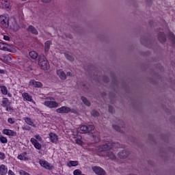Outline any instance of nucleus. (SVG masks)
<instances>
[{
    "instance_id": "24",
    "label": "nucleus",
    "mask_w": 175,
    "mask_h": 175,
    "mask_svg": "<svg viewBox=\"0 0 175 175\" xmlns=\"http://www.w3.org/2000/svg\"><path fill=\"white\" fill-rule=\"evenodd\" d=\"M29 55L31 59H36L38 58V55L35 51H31L29 52Z\"/></svg>"
},
{
    "instance_id": "23",
    "label": "nucleus",
    "mask_w": 175,
    "mask_h": 175,
    "mask_svg": "<svg viewBox=\"0 0 175 175\" xmlns=\"http://www.w3.org/2000/svg\"><path fill=\"white\" fill-rule=\"evenodd\" d=\"M57 76H59V79L62 80H66V74L62 70L57 71Z\"/></svg>"
},
{
    "instance_id": "46",
    "label": "nucleus",
    "mask_w": 175,
    "mask_h": 175,
    "mask_svg": "<svg viewBox=\"0 0 175 175\" xmlns=\"http://www.w3.org/2000/svg\"><path fill=\"white\" fill-rule=\"evenodd\" d=\"M0 73H1V74L5 73V70H2V69H0Z\"/></svg>"
},
{
    "instance_id": "36",
    "label": "nucleus",
    "mask_w": 175,
    "mask_h": 175,
    "mask_svg": "<svg viewBox=\"0 0 175 175\" xmlns=\"http://www.w3.org/2000/svg\"><path fill=\"white\" fill-rule=\"evenodd\" d=\"M57 112L61 114H63L64 113H69V110H57Z\"/></svg>"
},
{
    "instance_id": "34",
    "label": "nucleus",
    "mask_w": 175,
    "mask_h": 175,
    "mask_svg": "<svg viewBox=\"0 0 175 175\" xmlns=\"http://www.w3.org/2000/svg\"><path fill=\"white\" fill-rule=\"evenodd\" d=\"M74 175H82L81 171L80 170H75L73 172Z\"/></svg>"
},
{
    "instance_id": "6",
    "label": "nucleus",
    "mask_w": 175,
    "mask_h": 175,
    "mask_svg": "<svg viewBox=\"0 0 175 175\" xmlns=\"http://www.w3.org/2000/svg\"><path fill=\"white\" fill-rule=\"evenodd\" d=\"M10 105H12V103L9 100V98H3L1 106H3V107H5V110H13L12 108H10Z\"/></svg>"
},
{
    "instance_id": "8",
    "label": "nucleus",
    "mask_w": 175,
    "mask_h": 175,
    "mask_svg": "<svg viewBox=\"0 0 175 175\" xmlns=\"http://www.w3.org/2000/svg\"><path fill=\"white\" fill-rule=\"evenodd\" d=\"M39 163L42 167H44V169H46L47 170H51L53 169V166L49 163V162L44 161V160H40Z\"/></svg>"
},
{
    "instance_id": "39",
    "label": "nucleus",
    "mask_w": 175,
    "mask_h": 175,
    "mask_svg": "<svg viewBox=\"0 0 175 175\" xmlns=\"http://www.w3.org/2000/svg\"><path fill=\"white\" fill-rule=\"evenodd\" d=\"M5 153L0 152V159L3 160L5 159Z\"/></svg>"
},
{
    "instance_id": "19",
    "label": "nucleus",
    "mask_w": 175,
    "mask_h": 175,
    "mask_svg": "<svg viewBox=\"0 0 175 175\" xmlns=\"http://www.w3.org/2000/svg\"><path fill=\"white\" fill-rule=\"evenodd\" d=\"M23 120L27 125H30V126H33V128H36V124H33L32 119L29 118H24Z\"/></svg>"
},
{
    "instance_id": "7",
    "label": "nucleus",
    "mask_w": 175,
    "mask_h": 175,
    "mask_svg": "<svg viewBox=\"0 0 175 175\" xmlns=\"http://www.w3.org/2000/svg\"><path fill=\"white\" fill-rule=\"evenodd\" d=\"M29 85H31V87H33L34 88H42V87H43V83L40 81H36L35 79H31L29 82Z\"/></svg>"
},
{
    "instance_id": "49",
    "label": "nucleus",
    "mask_w": 175,
    "mask_h": 175,
    "mask_svg": "<svg viewBox=\"0 0 175 175\" xmlns=\"http://www.w3.org/2000/svg\"><path fill=\"white\" fill-rule=\"evenodd\" d=\"M21 1H27V0H21Z\"/></svg>"
},
{
    "instance_id": "10",
    "label": "nucleus",
    "mask_w": 175,
    "mask_h": 175,
    "mask_svg": "<svg viewBox=\"0 0 175 175\" xmlns=\"http://www.w3.org/2000/svg\"><path fill=\"white\" fill-rule=\"evenodd\" d=\"M0 50H3V51H11L12 46L7 43L0 42Z\"/></svg>"
},
{
    "instance_id": "11",
    "label": "nucleus",
    "mask_w": 175,
    "mask_h": 175,
    "mask_svg": "<svg viewBox=\"0 0 175 175\" xmlns=\"http://www.w3.org/2000/svg\"><path fill=\"white\" fill-rule=\"evenodd\" d=\"M92 170L94 172V173H96V174H98V175L106 174V172H105V170L102 169V167H96V166L93 167Z\"/></svg>"
},
{
    "instance_id": "22",
    "label": "nucleus",
    "mask_w": 175,
    "mask_h": 175,
    "mask_svg": "<svg viewBox=\"0 0 175 175\" xmlns=\"http://www.w3.org/2000/svg\"><path fill=\"white\" fill-rule=\"evenodd\" d=\"M53 44V42L51 40H47L44 43V52L49 53V50H50V46Z\"/></svg>"
},
{
    "instance_id": "38",
    "label": "nucleus",
    "mask_w": 175,
    "mask_h": 175,
    "mask_svg": "<svg viewBox=\"0 0 175 175\" xmlns=\"http://www.w3.org/2000/svg\"><path fill=\"white\" fill-rule=\"evenodd\" d=\"M8 122H9V124H14V118H8Z\"/></svg>"
},
{
    "instance_id": "47",
    "label": "nucleus",
    "mask_w": 175,
    "mask_h": 175,
    "mask_svg": "<svg viewBox=\"0 0 175 175\" xmlns=\"http://www.w3.org/2000/svg\"><path fill=\"white\" fill-rule=\"evenodd\" d=\"M173 118H174V120H172L171 119V122H175V117H173Z\"/></svg>"
},
{
    "instance_id": "43",
    "label": "nucleus",
    "mask_w": 175,
    "mask_h": 175,
    "mask_svg": "<svg viewBox=\"0 0 175 175\" xmlns=\"http://www.w3.org/2000/svg\"><path fill=\"white\" fill-rule=\"evenodd\" d=\"M8 174H9V175H14V172H13V171H12V170H10L8 171Z\"/></svg>"
},
{
    "instance_id": "2",
    "label": "nucleus",
    "mask_w": 175,
    "mask_h": 175,
    "mask_svg": "<svg viewBox=\"0 0 175 175\" xmlns=\"http://www.w3.org/2000/svg\"><path fill=\"white\" fill-rule=\"evenodd\" d=\"M38 65L42 70H49L50 69V63H49V60L44 55L38 56Z\"/></svg>"
},
{
    "instance_id": "29",
    "label": "nucleus",
    "mask_w": 175,
    "mask_h": 175,
    "mask_svg": "<svg viewBox=\"0 0 175 175\" xmlns=\"http://www.w3.org/2000/svg\"><path fill=\"white\" fill-rule=\"evenodd\" d=\"M92 137H93L96 143H98V142H99V139H100L99 133H96V135H92Z\"/></svg>"
},
{
    "instance_id": "15",
    "label": "nucleus",
    "mask_w": 175,
    "mask_h": 175,
    "mask_svg": "<svg viewBox=\"0 0 175 175\" xmlns=\"http://www.w3.org/2000/svg\"><path fill=\"white\" fill-rule=\"evenodd\" d=\"M158 40L161 43H165V42H166V35H165L163 31H160L158 36Z\"/></svg>"
},
{
    "instance_id": "18",
    "label": "nucleus",
    "mask_w": 175,
    "mask_h": 175,
    "mask_svg": "<svg viewBox=\"0 0 175 175\" xmlns=\"http://www.w3.org/2000/svg\"><path fill=\"white\" fill-rule=\"evenodd\" d=\"M27 31L31 32V33H33V35H38L39 33V31H38V29L35 28V27L32 25H29L27 28Z\"/></svg>"
},
{
    "instance_id": "35",
    "label": "nucleus",
    "mask_w": 175,
    "mask_h": 175,
    "mask_svg": "<svg viewBox=\"0 0 175 175\" xmlns=\"http://www.w3.org/2000/svg\"><path fill=\"white\" fill-rule=\"evenodd\" d=\"M57 110H70V108L68 107H61L60 108L57 109Z\"/></svg>"
},
{
    "instance_id": "48",
    "label": "nucleus",
    "mask_w": 175,
    "mask_h": 175,
    "mask_svg": "<svg viewBox=\"0 0 175 175\" xmlns=\"http://www.w3.org/2000/svg\"><path fill=\"white\" fill-rule=\"evenodd\" d=\"M141 43L143 44V39L141 38Z\"/></svg>"
},
{
    "instance_id": "13",
    "label": "nucleus",
    "mask_w": 175,
    "mask_h": 175,
    "mask_svg": "<svg viewBox=\"0 0 175 175\" xmlns=\"http://www.w3.org/2000/svg\"><path fill=\"white\" fill-rule=\"evenodd\" d=\"M30 142L31 144H33L37 150H41L42 148V144H40L39 142H38V140H36L35 138H31L30 139Z\"/></svg>"
},
{
    "instance_id": "12",
    "label": "nucleus",
    "mask_w": 175,
    "mask_h": 175,
    "mask_svg": "<svg viewBox=\"0 0 175 175\" xmlns=\"http://www.w3.org/2000/svg\"><path fill=\"white\" fill-rule=\"evenodd\" d=\"M118 156L120 159H125L126 158H128L129 156V152L126 150H122L118 153Z\"/></svg>"
},
{
    "instance_id": "26",
    "label": "nucleus",
    "mask_w": 175,
    "mask_h": 175,
    "mask_svg": "<svg viewBox=\"0 0 175 175\" xmlns=\"http://www.w3.org/2000/svg\"><path fill=\"white\" fill-rule=\"evenodd\" d=\"M77 165H79V161H70L68 163V166L69 167H72V166H73V167L77 166Z\"/></svg>"
},
{
    "instance_id": "28",
    "label": "nucleus",
    "mask_w": 175,
    "mask_h": 175,
    "mask_svg": "<svg viewBox=\"0 0 175 175\" xmlns=\"http://www.w3.org/2000/svg\"><path fill=\"white\" fill-rule=\"evenodd\" d=\"M65 57H66V59H68L70 62H73V61H75V57H72L70 55H69L68 53L65 54Z\"/></svg>"
},
{
    "instance_id": "27",
    "label": "nucleus",
    "mask_w": 175,
    "mask_h": 175,
    "mask_svg": "<svg viewBox=\"0 0 175 175\" xmlns=\"http://www.w3.org/2000/svg\"><path fill=\"white\" fill-rule=\"evenodd\" d=\"M81 99L85 106H91V103L85 96H81Z\"/></svg>"
},
{
    "instance_id": "40",
    "label": "nucleus",
    "mask_w": 175,
    "mask_h": 175,
    "mask_svg": "<svg viewBox=\"0 0 175 175\" xmlns=\"http://www.w3.org/2000/svg\"><path fill=\"white\" fill-rule=\"evenodd\" d=\"M34 137H35L36 139L37 140H38L39 142H42V137H40V135H35Z\"/></svg>"
},
{
    "instance_id": "32",
    "label": "nucleus",
    "mask_w": 175,
    "mask_h": 175,
    "mask_svg": "<svg viewBox=\"0 0 175 175\" xmlns=\"http://www.w3.org/2000/svg\"><path fill=\"white\" fill-rule=\"evenodd\" d=\"M103 81H104V83H109V81H110V79H109L107 76L104 75L103 77Z\"/></svg>"
},
{
    "instance_id": "51",
    "label": "nucleus",
    "mask_w": 175,
    "mask_h": 175,
    "mask_svg": "<svg viewBox=\"0 0 175 175\" xmlns=\"http://www.w3.org/2000/svg\"><path fill=\"white\" fill-rule=\"evenodd\" d=\"M103 95H105V93H103Z\"/></svg>"
},
{
    "instance_id": "16",
    "label": "nucleus",
    "mask_w": 175,
    "mask_h": 175,
    "mask_svg": "<svg viewBox=\"0 0 175 175\" xmlns=\"http://www.w3.org/2000/svg\"><path fill=\"white\" fill-rule=\"evenodd\" d=\"M49 139L52 143H57L58 142V136L54 133H49Z\"/></svg>"
},
{
    "instance_id": "44",
    "label": "nucleus",
    "mask_w": 175,
    "mask_h": 175,
    "mask_svg": "<svg viewBox=\"0 0 175 175\" xmlns=\"http://www.w3.org/2000/svg\"><path fill=\"white\" fill-rule=\"evenodd\" d=\"M66 76H68V77H72V72H68L66 73Z\"/></svg>"
},
{
    "instance_id": "3",
    "label": "nucleus",
    "mask_w": 175,
    "mask_h": 175,
    "mask_svg": "<svg viewBox=\"0 0 175 175\" xmlns=\"http://www.w3.org/2000/svg\"><path fill=\"white\" fill-rule=\"evenodd\" d=\"M116 124H113L112 127L117 132H120V133H122V131L121 130V128H125V123H124V121L119 119H116Z\"/></svg>"
},
{
    "instance_id": "25",
    "label": "nucleus",
    "mask_w": 175,
    "mask_h": 175,
    "mask_svg": "<svg viewBox=\"0 0 175 175\" xmlns=\"http://www.w3.org/2000/svg\"><path fill=\"white\" fill-rule=\"evenodd\" d=\"M94 129H95V126H94V125L87 126L86 133H93Z\"/></svg>"
},
{
    "instance_id": "33",
    "label": "nucleus",
    "mask_w": 175,
    "mask_h": 175,
    "mask_svg": "<svg viewBox=\"0 0 175 175\" xmlns=\"http://www.w3.org/2000/svg\"><path fill=\"white\" fill-rule=\"evenodd\" d=\"M87 126L83 125L81 126V131L83 133H87Z\"/></svg>"
},
{
    "instance_id": "1",
    "label": "nucleus",
    "mask_w": 175,
    "mask_h": 175,
    "mask_svg": "<svg viewBox=\"0 0 175 175\" xmlns=\"http://www.w3.org/2000/svg\"><path fill=\"white\" fill-rule=\"evenodd\" d=\"M120 144L118 143H114V142H106L105 144L100 146L98 148V151L103 152L106 151L105 154H104V157L105 158H109V159H111V161H116V155L113 154V152H107L110 151V150H114V148H118Z\"/></svg>"
},
{
    "instance_id": "14",
    "label": "nucleus",
    "mask_w": 175,
    "mask_h": 175,
    "mask_svg": "<svg viewBox=\"0 0 175 175\" xmlns=\"http://www.w3.org/2000/svg\"><path fill=\"white\" fill-rule=\"evenodd\" d=\"M3 135H6L7 136H17V133L10 129L3 130Z\"/></svg>"
},
{
    "instance_id": "37",
    "label": "nucleus",
    "mask_w": 175,
    "mask_h": 175,
    "mask_svg": "<svg viewBox=\"0 0 175 175\" xmlns=\"http://www.w3.org/2000/svg\"><path fill=\"white\" fill-rule=\"evenodd\" d=\"M19 174H21V175H30L29 173H28V172H27L24 170H21L19 172Z\"/></svg>"
},
{
    "instance_id": "42",
    "label": "nucleus",
    "mask_w": 175,
    "mask_h": 175,
    "mask_svg": "<svg viewBox=\"0 0 175 175\" xmlns=\"http://www.w3.org/2000/svg\"><path fill=\"white\" fill-rule=\"evenodd\" d=\"M42 2H44V3H49V2H51V0H41Z\"/></svg>"
},
{
    "instance_id": "5",
    "label": "nucleus",
    "mask_w": 175,
    "mask_h": 175,
    "mask_svg": "<svg viewBox=\"0 0 175 175\" xmlns=\"http://www.w3.org/2000/svg\"><path fill=\"white\" fill-rule=\"evenodd\" d=\"M44 105L46 106V107H49V109H57V107H58L59 106L58 103L54 100L44 101Z\"/></svg>"
},
{
    "instance_id": "30",
    "label": "nucleus",
    "mask_w": 175,
    "mask_h": 175,
    "mask_svg": "<svg viewBox=\"0 0 175 175\" xmlns=\"http://www.w3.org/2000/svg\"><path fill=\"white\" fill-rule=\"evenodd\" d=\"M0 142L1 143H3V144H6V143H8V139L2 135H0Z\"/></svg>"
},
{
    "instance_id": "50",
    "label": "nucleus",
    "mask_w": 175,
    "mask_h": 175,
    "mask_svg": "<svg viewBox=\"0 0 175 175\" xmlns=\"http://www.w3.org/2000/svg\"><path fill=\"white\" fill-rule=\"evenodd\" d=\"M72 111V113H75V111Z\"/></svg>"
},
{
    "instance_id": "41",
    "label": "nucleus",
    "mask_w": 175,
    "mask_h": 175,
    "mask_svg": "<svg viewBox=\"0 0 175 175\" xmlns=\"http://www.w3.org/2000/svg\"><path fill=\"white\" fill-rule=\"evenodd\" d=\"M4 40H10V37L9 36H3Z\"/></svg>"
},
{
    "instance_id": "31",
    "label": "nucleus",
    "mask_w": 175,
    "mask_h": 175,
    "mask_svg": "<svg viewBox=\"0 0 175 175\" xmlns=\"http://www.w3.org/2000/svg\"><path fill=\"white\" fill-rule=\"evenodd\" d=\"M91 114L93 117H98L99 116V112L96 110H93L92 111Z\"/></svg>"
},
{
    "instance_id": "17",
    "label": "nucleus",
    "mask_w": 175,
    "mask_h": 175,
    "mask_svg": "<svg viewBox=\"0 0 175 175\" xmlns=\"http://www.w3.org/2000/svg\"><path fill=\"white\" fill-rule=\"evenodd\" d=\"M22 97L24 100H27V102H32V96L29 95V93L23 92L22 94Z\"/></svg>"
},
{
    "instance_id": "4",
    "label": "nucleus",
    "mask_w": 175,
    "mask_h": 175,
    "mask_svg": "<svg viewBox=\"0 0 175 175\" xmlns=\"http://www.w3.org/2000/svg\"><path fill=\"white\" fill-rule=\"evenodd\" d=\"M9 15L3 14L0 16V24L4 27V28H9Z\"/></svg>"
},
{
    "instance_id": "20",
    "label": "nucleus",
    "mask_w": 175,
    "mask_h": 175,
    "mask_svg": "<svg viewBox=\"0 0 175 175\" xmlns=\"http://www.w3.org/2000/svg\"><path fill=\"white\" fill-rule=\"evenodd\" d=\"M27 154V153L26 152H23L18 156V159H19L20 161H28L29 159Z\"/></svg>"
},
{
    "instance_id": "21",
    "label": "nucleus",
    "mask_w": 175,
    "mask_h": 175,
    "mask_svg": "<svg viewBox=\"0 0 175 175\" xmlns=\"http://www.w3.org/2000/svg\"><path fill=\"white\" fill-rule=\"evenodd\" d=\"M0 174L1 175L8 174V168L3 164L0 165Z\"/></svg>"
},
{
    "instance_id": "45",
    "label": "nucleus",
    "mask_w": 175,
    "mask_h": 175,
    "mask_svg": "<svg viewBox=\"0 0 175 175\" xmlns=\"http://www.w3.org/2000/svg\"><path fill=\"white\" fill-rule=\"evenodd\" d=\"M76 143L77 144H81V141L80 139H77Z\"/></svg>"
},
{
    "instance_id": "9",
    "label": "nucleus",
    "mask_w": 175,
    "mask_h": 175,
    "mask_svg": "<svg viewBox=\"0 0 175 175\" xmlns=\"http://www.w3.org/2000/svg\"><path fill=\"white\" fill-rule=\"evenodd\" d=\"M0 92L2 95H8L9 98H12V96H13V95L8 92V88L5 85H0Z\"/></svg>"
}]
</instances>
